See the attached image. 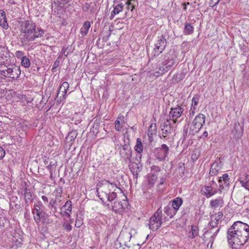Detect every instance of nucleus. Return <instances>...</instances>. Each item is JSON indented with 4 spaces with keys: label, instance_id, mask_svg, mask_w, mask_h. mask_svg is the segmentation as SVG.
<instances>
[{
    "label": "nucleus",
    "instance_id": "f257e3e1",
    "mask_svg": "<svg viewBox=\"0 0 249 249\" xmlns=\"http://www.w3.org/2000/svg\"><path fill=\"white\" fill-rule=\"evenodd\" d=\"M249 238V226L240 221L234 222L227 231V239L231 246L243 245Z\"/></svg>",
    "mask_w": 249,
    "mask_h": 249
},
{
    "label": "nucleus",
    "instance_id": "f03ea898",
    "mask_svg": "<svg viewBox=\"0 0 249 249\" xmlns=\"http://www.w3.org/2000/svg\"><path fill=\"white\" fill-rule=\"evenodd\" d=\"M177 54L174 50H170L164 56L163 61L157 63L155 69V73L158 74L156 76L162 75L168 71L176 62Z\"/></svg>",
    "mask_w": 249,
    "mask_h": 249
},
{
    "label": "nucleus",
    "instance_id": "7ed1b4c3",
    "mask_svg": "<svg viewBox=\"0 0 249 249\" xmlns=\"http://www.w3.org/2000/svg\"><path fill=\"white\" fill-rule=\"evenodd\" d=\"M114 188L118 189V190L122 192L115 183L106 179H102L99 181L96 184L97 195L103 203H104L106 200L107 195Z\"/></svg>",
    "mask_w": 249,
    "mask_h": 249
},
{
    "label": "nucleus",
    "instance_id": "20e7f679",
    "mask_svg": "<svg viewBox=\"0 0 249 249\" xmlns=\"http://www.w3.org/2000/svg\"><path fill=\"white\" fill-rule=\"evenodd\" d=\"M20 67L16 64H0V75L12 80H17L20 76Z\"/></svg>",
    "mask_w": 249,
    "mask_h": 249
},
{
    "label": "nucleus",
    "instance_id": "39448f33",
    "mask_svg": "<svg viewBox=\"0 0 249 249\" xmlns=\"http://www.w3.org/2000/svg\"><path fill=\"white\" fill-rule=\"evenodd\" d=\"M162 210L159 208L149 219V228L153 231H157L161 227L162 224Z\"/></svg>",
    "mask_w": 249,
    "mask_h": 249
},
{
    "label": "nucleus",
    "instance_id": "423d86ee",
    "mask_svg": "<svg viewBox=\"0 0 249 249\" xmlns=\"http://www.w3.org/2000/svg\"><path fill=\"white\" fill-rule=\"evenodd\" d=\"M205 122V116L201 113L196 116L190 128L189 135H194L203 126Z\"/></svg>",
    "mask_w": 249,
    "mask_h": 249
},
{
    "label": "nucleus",
    "instance_id": "0eeeda50",
    "mask_svg": "<svg viewBox=\"0 0 249 249\" xmlns=\"http://www.w3.org/2000/svg\"><path fill=\"white\" fill-rule=\"evenodd\" d=\"M167 45V41L165 36L163 35L159 36L154 44V48L151 59H153L160 54L165 49Z\"/></svg>",
    "mask_w": 249,
    "mask_h": 249
},
{
    "label": "nucleus",
    "instance_id": "6e6552de",
    "mask_svg": "<svg viewBox=\"0 0 249 249\" xmlns=\"http://www.w3.org/2000/svg\"><path fill=\"white\" fill-rule=\"evenodd\" d=\"M125 200H123L122 202L115 201L112 205L111 210L115 213L122 214L128 206V202L126 196H125Z\"/></svg>",
    "mask_w": 249,
    "mask_h": 249
},
{
    "label": "nucleus",
    "instance_id": "1a4fd4ad",
    "mask_svg": "<svg viewBox=\"0 0 249 249\" xmlns=\"http://www.w3.org/2000/svg\"><path fill=\"white\" fill-rule=\"evenodd\" d=\"M44 207L41 202H38L37 204H34V208L32 210V213L34 215V219L35 222L38 224L40 221V219L44 216L45 212L43 209Z\"/></svg>",
    "mask_w": 249,
    "mask_h": 249
},
{
    "label": "nucleus",
    "instance_id": "9d476101",
    "mask_svg": "<svg viewBox=\"0 0 249 249\" xmlns=\"http://www.w3.org/2000/svg\"><path fill=\"white\" fill-rule=\"evenodd\" d=\"M124 143L122 145V148L120 150V154L122 158L126 161L128 160L130 163H132V150L129 145V142H126L124 141Z\"/></svg>",
    "mask_w": 249,
    "mask_h": 249
},
{
    "label": "nucleus",
    "instance_id": "9b49d317",
    "mask_svg": "<svg viewBox=\"0 0 249 249\" xmlns=\"http://www.w3.org/2000/svg\"><path fill=\"white\" fill-rule=\"evenodd\" d=\"M20 26L21 33L31 35L35 31L36 25L32 21L28 20L22 21Z\"/></svg>",
    "mask_w": 249,
    "mask_h": 249
},
{
    "label": "nucleus",
    "instance_id": "f8f14e48",
    "mask_svg": "<svg viewBox=\"0 0 249 249\" xmlns=\"http://www.w3.org/2000/svg\"><path fill=\"white\" fill-rule=\"evenodd\" d=\"M160 128L161 131L162 136L163 138L169 136L173 132V128H172L170 120L168 119L161 123Z\"/></svg>",
    "mask_w": 249,
    "mask_h": 249
},
{
    "label": "nucleus",
    "instance_id": "ddd939ff",
    "mask_svg": "<svg viewBox=\"0 0 249 249\" xmlns=\"http://www.w3.org/2000/svg\"><path fill=\"white\" fill-rule=\"evenodd\" d=\"M183 111V108L180 106H178L177 107H172L169 112L170 119L169 120H172L174 123H176L177 119L181 116Z\"/></svg>",
    "mask_w": 249,
    "mask_h": 249
},
{
    "label": "nucleus",
    "instance_id": "4468645a",
    "mask_svg": "<svg viewBox=\"0 0 249 249\" xmlns=\"http://www.w3.org/2000/svg\"><path fill=\"white\" fill-rule=\"evenodd\" d=\"M156 158L160 161L165 160L166 158L169 153V149L165 144H162L161 146L157 149Z\"/></svg>",
    "mask_w": 249,
    "mask_h": 249
},
{
    "label": "nucleus",
    "instance_id": "2eb2a0df",
    "mask_svg": "<svg viewBox=\"0 0 249 249\" xmlns=\"http://www.w3.org/2000/svg\"><path fill=\"white\" fill-rule=\"evenodd\" d=\"M223 164L221 161H215L212 165L209 174L211 176L217 175V173L222 169Z\"/></svg>",
    "mask_w": 249,
    "mask_h": 249
},
{
    "label": "nucleus",
    "instance_id": "dca6fc26",
    "mask_svg": "<svg viewBox=\"0 0 249 249\" xmlns=\"http://www.w3.org/2000/svg\"><path fill=\"white\" fill-rule=\"evenodd\" d=\"M229 176L228 174H224L222 177H220L218 179V183L220 189H224L225 187H227L230 184Z\"/></svg>",
    "mask_w": 249,
    "mask_h": 249
},
{
    "label": "nucleus",
    "instance_id": "f3484780",
    "mask_svg": "<svg viewBox=\"0 0 249 249\" xmlns=\"http://www.w3.org/2000/svg\"><path fill=\"white\" fill-rule=\"evenodd\" d=\"M78 132L76 130H72L68 133V135L66 137L65 139L66 143L68 144L70 146L71 145L73 142L76 138Z\"/></svg>",
    "mask_w": 249,
    "mask_h": 249
},
{
    "label": "nucleus",
    "instance_id": "a211bd4d",
    "mask_svg": "<svg viewBox=\"0 0 249 249\" xmlns=\"http://www.w3.org/2000/svg\"><path fill=\"white\" fill-rule=\"evenodd\" d=\"M92 2H86L82 6V11L84 12H88L89 10L91 14L94 13L95 10L96 3L93 2V5L91 6Z\"/></svg>",
    "mask_w": 249,
    "mask_h": 249
},
{
    "label": "nucleus",
    "instance_id": "6ab92c4d",
    "mask_svg": "<svg viewBox=\"0 0 249 249\" xmlns=\"http://www.w3.org/2000/svg\"><path fill=\"white\" fill-rule=\"evenodd\" d=\"M183 199L180 197H178L174 199L172 201V207L177 212L180 206L183 204Z\"/></svg>",
    "mask_w": 249,
    "mask_h": 249
},
{
    "label": "nucleus",
    "instance_id": "aec40b11",
    "mask_svg": "<svg viewBox=\"0 0 249 249\" xmlns=\"http://www.w3.org/2000/svg\"><path fill=\"white\" fill-rule=\"evenodd\" d=\"M224 204L223 198L221 197L210 201V205L212 208H216L218 207H222Z\"/></svg>",
    "mask_w": 249,
    "mask_h": 249
},
{
    "label": "nucleus",
    "instance_id": "412c9836",
    "mask_svg": "<svg viewBox=\"0 0 249 249\" xmlns=\"http://www.w3.org/2000/svg\"><path fill=\"white\" fill-rule=\"evenodd\" d=\"M217 193L216 189H213L211 186H205L204 187V193L207 198L214 195Z\"/></svg>",
    "mask_w": 249,
    "mask_h": 249
},
{
    "label": "nucleus",
    "instance_id": "4be33fe9",
    "mask_svg": "<svg viewBox=\"0 0 249 249\" xmlns=\"http://www.w3.org/2000/svg\"><path fill=\"white\" fill-rule=\"evenodd\" d=\"M164 213L170 218H172L176 214L177 212L170 204L168 205L164 208Z\"/></svg>",
    "mask_w": 249,
    "mask_h": 249
},
{
    "label": "nucleus",
    "instance_id": "5701e85b",
    "mask_svg": "<svg viewBox=\"0 0 249 249\" xmlns=\"http://www.w3.org/2000/svg\"><path fill=\"white\" fill-rule=\"evenodd\" d=\"M90 26V22L89 21H86L84 23L83 26L80 29V33L83 36H85L88 34Z\"/></svg>",
    "mask_w": 249,
    "mask_h": 249
},
{
    "label": "nucleus",
    "instance_id": "b1692460",
    "mask_svg": "<svg viewBox=\"0 0 249 249\" xmlns=\"http://www.w3.org/2000/svg\"><path fill=\"white\" fill-rule=\"evenodd\" d=\"M30 35L24 34L23 35H20L19 36L20 40L22 46L28 44L29 42L34 41L33 39H31V36Z\"/></svg>",
    "mask_w": 249,
    "mask_h": 249
},
{
    "label": "nucleus",
    "instance_id": "393cba45",
    "mask_svg": "<svg viewBox=\"0 0 249 249\" xmlns=\"http://www.w3.org/2000/svg\"><path fill=\"white\" fill-rule=\"evenodd\" d=\"M198 228L195 225H192L191 231L188 233V237L190 239H194L198 235Z\"/></svg>",
    "mask_w": 249,
    "mask_h": 249
},
{
    "label": "nucleus",
    "instance_id": "a878e982",
    "mask_svg": "<svg viewBox=\"0 0 249 249\" xmlns=\"http://www.w3.org/2000/svg\"><path fill=\"white\" fill-rule=\"evenodd\" d=\"M124 5L122 3L117 4L114 8L113 10L111 13L110 17V19H112L115 15L119 14L120 12L122 11L123 9Z\"/></svg>",
    "mask_w": 249,
    "mask_h": 249
},
{
    "label": "nucleus",
    "instance_id": "bb28decb",
    "mask_svg": "<svg viewBox=\"0 0 249 249\" xmlns=\"http://www.w3.org/2000/svg\"><path fill=\"white\" fill-rule=\"evenodd\" d=\"M33 33L34 34L31 36V39L35 40L36 38L42 37L44 34V31L40 28H37L36 30L35 29Z\"/></svg>",
    "mask_w": 249,
    "mask_h": 249
},
{
    "label": "nucleus",
    "instance_id": "cd10ccee",
    "mask_svg": "<svg viewBox=\"0 0 249 249\" xmlns=\"http://www.w3.org/2000/svg\"><path fill=\"white\" fill-rule=\"evenodd\" d=\"M69 88V84L67 82H64L60 86L59 89L58 90V94L60 93V92L61 91L63 93L62 94L63 97H64L65 96L67 90Z\"/></svg>",
    "mask_w": 249,
    "mask_h": 249
},
{
    "label": "nucleus",
    "instance_id": "c85d7f7f",
    "mask_svg": "<svg viewBox=\"0 0 249 249\" xmlns=\"http://www.w3.org/2000/svg\"><path fill=\"white\" fill-rule=\"evenodd\" d=\"M9 55V53L7 47L0 45V57L2 58H7Z\"/></svg>",
    "mask_w": 249,
    "mask_h": 249
},
{
    "label": "nucleus",
    "instance_id": "c756f323",
    "mask_svg": "<svg viewBox=\"0 0 249 249\" xmlns=\"http://www.w3.org/2000/svg\"><path fill=\"white\" fill-rule=\"evenodd\" d=\"M135 150L138 153H141L143 151V144L141 139L137 138L136 140V144L134 147Z\"/></svg>",
    "mask_w": 249,
    "mask_h": 249
},
{
    "label": "nucleus",
    "instance_id": "7c9ffc66",
    "mask_svg": "<svg viewBox=\"0 0 249 249\" xmlns=\"http://www.w3.org/2000/svg\"><path fill=\"white\" fill-rule=\"evenodd\" d=\"M194 32V27L188 23H186L184 28V34L186 35H191Z\"/></svg>",
    "mask_w": 249,
    "mask_h": 249
},
{
    "label": "nucleus",
    "instance_id": "2f4dec72",
    "mask_svg": "<svg viewBox=\"0 0 249 249\" xmlns=\"http://www.w3.org/2000/svg\"><path fill=\"white\" fill-rule=\"evenodd\" d=\"M116 188H114L112 189L113 191H110L109 194L107 195V197L106 200L109 202H112L113 200H114L117 197V192H116ZM118 190V189H117Z\"/></svg>",
    "mask_w": 249,
    "mask_h": 249
},
{
    "label": "nucleus",
    "instance_id": "473e14b6",
    "mask_svg": "<svg viewBox=\"0 0 249 249\" xmlns=\"http://www.w3.org/2000/svg\"><path fill=\"white\" fill-rule=\"evenodd\" d=\"M240 183L242 186L249 191V176H245V178L240 180Z\"/></svg>",
    "mask_w": 249,
    "mask_h": 249
},
{
    "label": "nucleus",
    "instance_id": "72a5a7b5",
    "mask_svg": "<svg viewBox=\"0 0 249 249\" xmlns=\"http://www.w3.org/2000/svg\"><path fill=\"white\" fill-rule=\"evenodd\" d=\"M64 209L65 211H68L70 213L71 212L72 210V202L71 200H68L65 204L63 206L61 210Z\"/></svg>",
    "mask_w": 249,
    "mask_h": 249
},
{
    "label": "nucleus",
    "instance_id": "f704fd0d",
    "mask_svg": "<svg viewBox=\"0 0 249 249\" xmlns=\"http://www.w3.org/2000/svg\"><path fill=\"white\" fill-rule=\"evenodd\" d=\"M21 63L22 66L25 68H29L30 66V61L29 59L26 56L22 57L21 59Z\"/></svg>",
    "mask_w": 249,
    "mask_h": 249
},
{
    "label": "nucleus",
    "instance_id": "c9c22d12",
    "mask_svg": "<svg viewBox=\"0 0 249 249\" xmlns=\"http://www.w3.org/2000/svg\"><path fill=\"white\" fill-rule=\"evenodd\" d=\"M157 131V126L155 123H152L148 127V134H155Z\"/></svg>",
    "mask_w": 249,
    "mask_h": 249
},
{
    "label": "nucleus",
    "instance_id": "e433bc0d",
    "mask_svg": "<svg viewBox=\"0 0 249 249\" xmlns=\"http://www.w3.org/2000/svg\"><path fill=\"white\" fill-rule=\"evenodd\" d=\"M24 199H33L30 190L27 187L24 189Z\"/></svg>",
    "mask_w": 249,
    "mask_h": 249
},
{
    "label": "nucleus",
    "instance_id": "4c0bfd02",
    "mask_svg": "<svg viewBox=\"0 0 249 249\" xmlns=\"http://www.w3.org/2000/svg\"><path fill=\"white\" fill-rule=\"evenodd\" d=\"M158 178V175L155 173H151L149 176L148 180L150 184L153 185L156 181Z\"/></svg>",
    "mask_w": 249,
    "mask_h": 249
},
{
    "label": "nucleus",
    "instance_id": "58836bf2",
    "mask_svg": "<svg viewBox=\"0 0 249 249\" xmlns=\"http://www.w3.org/2000/svg\"><path fill=\"white\" fill-rule=\"evenodd\" d=\"M96 120L94 122L92 128V132L95 134L97 135L99 133V123L96 122Z\"/></svg>",
    "mask_w": 249,
    "mask_h": 249
},
{
    "label": "nucleus",
    "instance_id": "ea45409f",
    "mask_svg": "<svg viewBox=\"0 0 249 249\" xmlns=\"http://www.w3.org/2000/svg\"><path fill=\"white\" fill-rule=\"evenodd\" d=\"M70 0H57L58 6L63 8L65 7V5L68 4L70 2Z\"/></svg>",
    "mask_w": 249,
    "mask_h": 249
},
{
    "label": "nucleus",
    "instance_id": "a19ab883",
    "mask_svg": "<svg viewBox=\"0 0 249 249\" xmlns=\"http://www.w3.org/2000/svg\"><path fill=\"white\" fill-rule=\"evenodd\" d=\"M63 227L67 231H70L72 230V226L67 220L65 221L63 224Z\"/></svg>",
    "mask_w": 249,
    "mask_h": 249
},
{
    "label": "nucleus",
    "instance_id": "79ce46f5",
    "mask_svg": "<svg viewBox=\"0 0 249 249\" xmlns=\"http://www.w3.org/2000/svg\"><path fill=\"white\" fill-rule=\"evenodd\" d=\"M151 173H155L157 174V173H159L160 171V168L157 165H152L151 167Z\"/></svg>",
    "mask_w": 249,
    "mask_h": 249
},
{
    "label": "nucleus",
    "instance_id": "37998d69",
    "mask_svg": "<svg viewBox=\"0 0 249 249\" xmlns=\"http://www.w3.org/2000/svg\"><path fill=\"white\" fill-rule=\"evenodd\" d=\"M0 25L4 29H7L8 28L9 26L7 22L6 17L2 20H0Z\"/></svg>",
    "mask_w": 249,
    "mask_h": 249
},
{
    "label": "nucleus",
    "instance_id": "c03bdc74",
    "mask_svg": "<svg viewBox=\"0 0 249 249\" xmlns=\"http://www.w3.org/2000/svg\"><path fill=\"white\" fill-rule=\"evenodd\" d=\"M129 167H130V169L131 170H132V169H134L136 167L138 169L136 171V172H135L134 171L131 170V172H132V174H133V175H135V174H136V175H137L138 174L137 172L138 171H140L139 167V166H138V164L137 163H135L134 164V163H133V164L129 165Z\"/></svg>",
    "mask_w": 249,
    "mask_h": 249
},
{
    "label": "nucleus",
    "instance_id": "a18cd8bd",
    "mask_svg": "<svg viewBox=\"0 0 249 249\" xmlns=\"http://www.w3.org/2000/svg\"><path fill=\"white\" fill-rule=\"evenodd\" d=\"M199 98L198 97H193L192 100V107H196L198 104Z\"/></svg>",
    "mask_w": 249,
    "mask_h": 249
},
{
    "label": "nucleus",
    "instance_id": "49530a36",
    "mask_svg": "<svg viewBox=\"0 0 249 249\" xmlns=\"http://www.w3.org/2000/svg\"><path fill=\"white\" fill-rule=\"evenodd\" d=\"M123 123L121 122L119 120H116L115 123V128L117 131H120L122 129L121 127V124H123Z\"/></svg>",
    "mask_w": 249,
    "mask_h": 249
},
{
    "label": "nucleus",
    "instance_id": "de8ad7c7",
    "mask_svg": "<svg viewBox=\"0 0 249 249\" xmlns=\"http://www.w3.org/2000/svg\"><path fill=\"white\" fill-rule=\"evenodd\" d=\"M83 224V220L78 217L76 218L75 226L77 228L80 227Z\"/></svg>",
    "mask_w": 249,
    "mask_h": 249
},
{
    "label": "nucleus",
    "instance_id": "09e8293b",
    "mask_svg": "<svg viewBox=\"0 0 249 249\" xmlns=\"http://www.w3.org/2000/svg\"><path fill=\"white\" fill-rule=\"evenodd\" d=\"M126 4H127V9L129 10H130L131 11H133V10L135 8V4L134 3H129L127 2H126Z\"/></svg>",
    "mask_w": 249,
    "mask_h": 249
},
{
    "label": "nucleus",
    "instance_id": "8fccbe9b",
    "mask_svg": "<svg viewBox=\"0 0 249 249\" xmlns=\"http://www.w3.org/2000/svg\"><path fill=\"white\" fill-rule=\"evenodd\" d=\"M188 128H189V125H185L184 126L183 130V136H184V138L187 137V136L188 135ZM188 135H189V134H188Z\"/></svg>",
    "mask_w": 249,
    "mask_h": 249
},
{
    "label": "nucleus",
    "instance_id": "3c124183",
    "mask_svg": "<svg viewBox=\"0 0 249 249\" xmlns=\"http://www.w3.org/2000/svg\"><path fill=\"white\" fill-rule=\"evenodd\" d=\"M59 64V62L58 60H56L53 62V68L52 69V71L53 72H54L55 71L56 69L58 67Z\"/></svg>",
    "mask_w": 249,
    "mask_h": 249
},
{
    "label": "nucleus",
    "instance_id": "603ef678",
    "mask_svg": "<svg viewBox=\"0 0 249 249\" xmlns=\"http://www.w3.org/2000/svg\"><path fill=\"white\" fill-rule=\"evenodd\" d=\"M23 52L21 51H16L15 53V55L18 58H21L22 59V57H23Z\"/></svg>",
    "mask_w": 249,
    "mask_h": 249
},
{
    "label": "nucleus",
    "instance_id": "864d4df0",
    "mask_svg": "<svg viewBox=\"0 0 249 249\" xmlns=\"http://www.w3.org/2000/svg\"><path fill=\"white\" fill-rule=\"evenodd\" d=\"M189 212V209L188 207H183L181 212V215H185L187 214Z\"/></svg>",
    "mask_w": 249,
    "mask_h": 249
},
{
    "label": "nucleus",
    "instance_id": "5fc2aeb1",
    "mask_svg": "<svg viewBox=\"0 0 249 249\" xmlns=\"http://www.w3.org/2000/svg\"><path fill=\"white\" fill-rule=\"evenodd\" d=\"M196 107H191L190 110V117H192L195 114V110L196 109Z\"/></svg>",
    "mask_w": 249,
    "mask_h": 249
},
{
    "label": "nucleus",
    "instance_id": "6e6d98bb",
    "mask_svg": "<svg viewBox=\"0 0 249 249\" xmlns=\"http://www.w3.org/2000/svg\"><path fill=\"white\" fill-rule=\"evenodd\" d=\"M6 15L4 11L2 10H0V20H2L3 19L5 18Z\"/></svg>",
    "mask_w": 249,
    "mask_h": 249
},
{
    "label": "nucleus",
    "instance_id": "4d7b16f0",
    "mask_svg": "<svg viewBox=\"0 0 249 249\" xmlns=\"http://www.w3.org/2000/svg\"><path fill=\"white\" fill-rule=\"evenodd\" d=\"M5 155V150L0 146V159H2Z\"/></svg>",
    "mask_w": 249,
    "mask_h": 249
},
{
    "label": "nucleus",
    "instance_id": "13d9d810",
    "mask_svg": "<svg viewBox=\"0 0 249 249\" xmlns=\"http://www.w3.org/2000/svg\"><path fill=\"white\" fill-rule=\"evenodd\" d=\"M5 221L6 219L4 217H0V228L4 226Z\"/></svg>",
    "mask_w": 249,
    "mask_h": 249
},
{
    "label": "nucleus",
    "instance_id": "bf43d9fd",
    "mask_svg": "<svg viewBox=\"0 0 249 249\" xmlns=\"http://www.w3.org/2000/svg\"><path fill=\"white\" fill-rule=\"evenodd\" d=\"M56 203V200H53V199H52L49 203L48 204V207L50 208H52L54 207V205Z\"/></svg>",
    "mask_w": 249,
    "mask_h": 249
},
{
    "label": "nucleus",
    "instance_id": "052dcab7",
    "mask_svg": "<svg viewBox=\"0 0 249 249\" xmlns=\"http://www.w3.org/2000/svg\"><path fill=\"white\" fill-rule=\"evenodd\" d=\"M70 212H69L68 211H66L61 212V214L63 215L67 216L68 218H70L71 215H70Z\"/></svg>",
    "mask_w": 249,
    "mask_h": 249
},
{
    "label": "nucleus",
    "instance_id": "680f3d73",
    "mask_svg": "<svg viewBox=\"0 0 249 249\" xmlns=\"http://www.w3.org/2000/svg\"><path fill=\"white\" fill-rule=\"evenodd\" d=\"M33 199H25V204H26V208L27 207H28L29 205H30V204H31L32 201H33Z\"/></svg>",
    "mask_w": 249,
    "mask_h": 249
},
{
    "label": "nucleus",
    "instance_id": "e2e57ef3",
    "mask_svg": "<svg viewBox=\"0 0 249 249\" xmlns=\"http://www.w3.org/2000/svg\"><path fill=\"white\" fill-rule=\"evenodd\" d=\"M220 230V229H218L213 233V234L211 236V238L213 239V240H212V243L213 242V240H214V238L216 237V236L217 235V233H218L219 231Z\"/></svg>",
    "mask_w": 249,
    "mask_h": 249
},
{
    "label": "nucleus",
    "instance_id": "0e129e2a",
    "mask_svg": "<svg viewBox=\"0 0 249 249\" xmlns=\"http://www.w3.org/2000/svg\"><path fill=\"white\" fill-rule=\"evenodd\" d=\"M147 135H148V141H149V144H150L152 143V142L153 141V135H150L149 134H147Z\"/></svg>",
    "mask_w": 249,
    "mask_h": 249
},
{
    "label": "nucleus",
    "instance_id": "69168bd1",
    "mask_svg": "<svg viewBox=\"0 0 249 249\" xmlns=\"http://www.w3.org/2000/svg\"><path fill=\"white\" fill-rule=\"evenodd\" d=\"M239 47L241 50L244 51V52L246 51V47L245 46V44L244 43L240 44Z\"/></svg>",
    "mask_w": 249,
    "mask_h": 249
},
{
    "label": "nucleus",
    "instance_id": "338daca9",
    "mask_svg": "<svg viewBox=\"0 0 249 249\" xmlns=\"http://www.w3.org/2000/svg\"><path fill=\"white\" fill-rule=\"evenodd\" d=\"M116 120H119L121 122L124 123V117L123 116L120 115L117 117Z\"/></svg>",
    "mask_w": 249,
    "mask_h": 249
},
{
    "label": "nucleus",
    "instance_id": "774afa93",
    "mask_svg": "<svg viewBox=\"0 0 249 249\" xmlns=\"http://www.w3.org/2000/svg\"><path fill=\"white\" fill-rule=\"evenodd\" d=\"M223 216V213L222 212H219L218 213L216 219V222H217Z\"/></svg>",
    "mask_w": 249,
    "mask_h": 249
}]
</instances>
